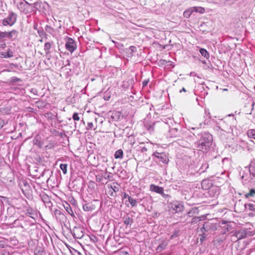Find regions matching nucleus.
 Instances as JSON below:
<instances>
[{
    "label": "nucleus",
    "instance_id": "obj_52",
    "mask_svg": "<svg viewBox=\"0 0 255 255\" xmlns=\"http://www.w3.org/2000/svg\"><path fill=\"white\" fill-rule=\"evenodd\" d=\"M147 150V149L146 147L144 146L143 147H142L141 149H140V151L142 153H144L145 152H146V151Z\"/></svg>",
    "mask_w": 255,
    "mask_h": 255
},
{
    "label": "nucleus",
    "instance_id": "obj_56",
    "mask_svg": "<svg viewBox=\"0 0 255 255\" xmlns=\"http://www.w3.org/2000/svg\"><path fill=\"white\" fill-rule=\"evenodd\" d=\"M128 196H129L126 193H124V197H123V199H126L127 198H128Z\"/></svg>",
    "mask_w": 255,
    "mask_h": 255
},
{
    "label": "nucleus",
    "instance_id": "obj_24",
    "mask_svg": "<svg viewBox=\"0 0 255 255\" xmlns=\"http://www.w3.org/2000/svg\"><path fill=\"white\" fill-rule=\"evenodd\" d=\"M199 52L201 54V55L206 59H209L210 57V55L209 52L207 51L206 49L203 48H200L199 49Z\"/></svg>",
    "mask_w": 255,
    "mask_h": 255
},
{
    "label": "nucleus",
    "instance_id": "obj_47",
    "mask_svg": "<svg viewBox=\"0 0 255 255\" xmlns=\"http://www.w3.org/2000/svg\"><path fill=\"white\" fill-rule=\"evenodd\" d=\"M160 195L165 199L170 197L169 195L165 194L164 193V190L162 191V193H161Z\"/></svg>",
    "mask_w": 255,
    "mask_h": 255
},
{
    "label": "nucleus",
    "instance_id": "obj_44",
    "mask_svg": "<svg viewBox=\"0 0 255 255\" xmlns=\"http://www.w3.org/2000/svg\"><path fill=\"white\" fill-rule=\"evenodd\" d=\"M5 32L0 31V40L5 39Z\"/></svg>",
    "mask_w": 255,
    "mask_h": 255
},
{
    "label": "nucleus",
    "instance_id": "obj_3",
    "mask_svg": "<svg viewBox=\"0 0 255 255\" xmlns=\"http://www.w3.org/2000/svg\"><path fill=\"white\" fill-rule=\"evenodd\" d=\"M218 224L212 221H206L203 224V227L200 229L201 232H212L217 230Z\"/></svg>",
    "mask_w": 255,
    "mask_h": 255
},
{
    "label": "nucleus",
    "instance_id": "obj_8",
    "mask_svg": "<svg viewBox=\"0 0 255 255\" xmlns=\"http://www.w3.org/2000/svg\"><path fill=\"white\" fill-rule=\"evenodd\" d=\"M170 207L177 213L181 212L184 209L183 203L178 201H175L171 203Z\"/></svg>",
    "mask_w": 255,
    "mask_h": 255
},
{
    "label": "nucleus",
    "instance_id": "obj_29",
    "mask_svg": "<svg viewBox=\"0 0 255 255\" xmlns=\"http://www.w3.org/2000/svg\"><path fill=\"white\" fill-rule=\"evenodd\" d=\"M111 173H108L107 170L105 172H103V179L109 180H113V176L110 175Z\"/></svg>",
    "mask_w": 255,
    "mask_h": 255
},
{
    "label": "nucleus",
    "instance_id": "obj_42",
    "mask_svg": "<svg viewBox=\"0 0 255 255\" xmlns=\"http://www.w3.org/2000/svg\"><path fill=\"white\" fill-rule=\"evenodd\" d=\"M200 241L201 243H203L204 241L206 240L207 236L205 234V232H202V234L200 235Z\"/></svg>",
    "mask_w": 255,
    "mask_h": 255
},
{
    "label": "nucleus",
    "instance_id": "obj_10",
    "mask_svg": "<svg viewBox=\"0 0 255 255\" xmlns=\"http://www.w3.org/2000/svg\"><path fill=\"white\" fill-rule=\"evenodd\" d=\"M245 209L246 212L251 211L248 214V216L254 217L255 216V204L247 203L245 205Z\"/></svg>",
    "mask_w": 255,
    "mask_h": 255
},
{
    "label": "nucleus",
    "instance_id": "obj_7",
    "mask_svg": "<svg viewBox=\"0 0 255 255\" xmlns=\"http://www.w3.org/2000/svg\"><path fill=\"white\" fill-rule=\"evenodd\" d=\"M242 179L244 184L250 183L251 184L255 185V174H250L249 177H248V175L243 174L242 176Z\"/></svg>",
    "mask_w": 255,
    "mask_h": 255
},
{
    "label": "nucleus",
    "instance_id": "obj_33",
    "mask_svg": "<svg viewBox=\"0 0 255 255\" xmlns=\"http://www.w3.org/2000/svg\"><path fill=\"white\" fill-rule=\"evenodd\" d=\"M192 10H193L194 11L198 12L200 13H203L205 11L204 8L202 7H192Z\"/></svg>",
    "mask_w": 255,
    "mask_h": 255
},
{
    "label": "nucleus",
    "instance_id": "obj_58",
    "mask_svg": "<svg viewBox=\"0 0 255 255\" xmlns=\"http://www.w3.org/2000/svg\"><path fill=\"white\" fill-rule=\"evenodd\" d=\"M182 92H186V90L184 88H182V89L181 90H180L179 92L181 93Z\"/></svg>",
    "mask_w": 255,
    "mask_h": 255
},
{
    "label": "nucleus",
    "instance_id": "obj_28",
    "mask_svg": "<svg viewBox=\"0 0 255 255\" xmlns=\"http://www.w3.org/2000/svg\"><path fill=\"white\" fill-rule=\"evenodd\" d=\"M64 208L69 215L74 216L73 211L68 203H66V205H64Z\"/></svg>",
    "mask_w": 255,
    "mask_h": 255
},
{
    "label": "nucleus",
    "instance_id": "obj_5",
    "mask_svg": "<svg viewBox=\"0 0 255 255\" xmlns=\"http://www.w3.org/2000/svg\"><path fill=\"white\" fill-rule=\"evenodd\" d=\"M71 233L75 239H81L84 236V229L80 227H74Z\"/></svg>",
    "mask_w": 255,
    "mask_h": 255
},
{
    "label": "nucleus",
    "instance_id": "obj_61",
    "mask_svg": "<svg viewBox=\"0 0 255 255\" xmlns=\"http://www.w3.org/2000/svg\"><path fill=\"white\" fill-rule=\"evenodd\" d=\"M23 185L24 186V187H25V186H28V185L27 183H26L25 182H24L23 183Z\"/></svg>",
    "mask_w": 255,
    "mask_h": 255
},
{
    "label": "nucleus",
    "instance_id": "obj_55",
    "mask_svg": "<svg viewBox=\"0 0 255 255\" xmlns=\"http://www.w3.org/2000/svg\"><path fill=\"white\" fill-rule=\"evenodd\" d=\"M227 117H232V120H233V122H235L236 121V119L234 118V115H231V114H229L228 115Z\"/></svg>",
    "mask_w": 255,
    "mask_h": 255
},
{
    "label": "nucleus",
    "instance_id": "obj_35",
    "mask_svg": "<svg viewBox=\"0 0 255 255\" xmlns=\"http://www.w3.org/2000/svg\"><path fill=\"white\" fill-rule=\"evenodd\" d=\"M96 180L98 182H101L103 181V171L96 175Z\"/></svg>",
    "mask_w": 255,
    "mask_h": 255
},
{
    "label": "nucleus",
    "instance_id": "obj_12",
    "mask_svg": "<svg viewBox=\"0 0 255 255\" xmlns=\"http://www.w3.org/2000/svg\"><path fill=\"white\" fill-rule=\"evenodd\" d=\"M169 132L170 137H180L181 136V131L178 128H170Z\"/></svg>",
    "mask_w": 255,
    "mask_h": 255
},
{
    "label": "nucleus",
    "instance_id": "obj_36",
    "mask_svg": "<svg viewBox=\"0 0 255 255\" xmlns=\"http://www.w3.org/2000/svg\"><path fill=\"white\" fill-rule=\"evenodd\" d=\"M180 235V231L179 230H175L173 233L170 236V239L172 240L174 238L178 237Z\"/></svg>",
    "mask_w": 255,
    "mask_h": 255
},
{
    "label": "nucleus",
    "instance_id": "obj_62",
    "mask_svg": "<svg viewBox=\"0 0 255 255\" xmlns=\"http://www.w3.org/2000/svg\"><path fill=\"white\" fill-rule=\"evenodd\" d=\"M104 99H105V100H109V99H110V97H106V98L105 97H104Z\"/></svg>",
    "mask_w": 255,
    "mask_h": 255
},
{
    "label": "nucleus",
    "instance_id": "obj_40",
    "mask_svg": "<svg viewBox=\"0 0 255 255\" xmlns=\"http://www.w3.org/2000/svg\"><path fill=\"white\" fill-rule=\"evenodd\" d=\"M45 31L50 33V34H52L53 31H54V30L51 27V26L50 25H46L45 27Z\"/></svg>",
    "mask_w": 255,
    "mask_h": 255
},
{
    "label": "nucleus",
    "instance_id": "obj_15",
    "mask_svg": "<svg viewBox=\"0 0 255 255\" xmlns=\"http://www.w3.org/2000/svg\"><path fill=\"white\" fill-rule=\"evenodd\" d=\"M41 198L46 207L50 208L52 206V203L50 201L49 197L46 193L42 194L41 195Z\"/></svg>",
    "mask_w": 255,
    "mask_h": 255
},
{
    "label": "nucleus",
    "instance_id": "obj_31",
    "mask_svg": "<svg viewBox=\"0 0 255 255\" xmlns=\"http://www.w3.org/2000/svg\"><path fill=\"white\" fill-rule=\"evenodd\" d=\"M51 45L50 42H46L44 44V50L45 51L46 54H48L50 53L49 50L51 48Z\"/></svg>",
    "mask_w": 255,
    "mask_h": 255
},
{
    "label": "nucleus",
    "instance_id": "obj_50",
    "mask_svg": "<svg viewBox=\"0 0 255 255\" xmlns=\"http://www.w3.org/2000/svg\"><path fill=\"white\" fill-rule=\"evenodd\" d=\"M0 113L2 114H7L6 110L5 108H0Z\"/></svg>",
    "mask_w": 255,
    "mask_h": 255
},
{
    "label": "nucleus",
    "instance_id": "obj_48",
    "mask_svg": "<svg viewBox=\"0 0 255 255\" xmlns=\"http://www.w3.org/2000/svg\"><path fill=\"white\" fill-rule=\"evenodd\" d=\"M4 125V121L3 120L0 119V129L2 128Z\"/></svg>",
    "mask_w": 255,
    "mask_h": 255
},
{
    "label": "nucleus",
    "instance_id": "obj_54",
    "mask_svg": "<svg viewBox=\"0 0 255 255\" xmlns=\"http://www.w3.org/2000/svg\"><path fill=\"white\" fill-rule=\"evenodd\" d=\"M129 48L132 52H134L136 50V47L133 46H130Z\"/></svg>",
    "mask_w": 255,
    "mask_h": 255
},
{
    "label": "nucleus",
    "instance_id": "obj_45",
    "mask_svg": "<svg viewBox=\"0 0 255 255\" xmlns=\"http://www.w3.org/2000/svg\"><path fill=\"white\" fill-rule=\"evenodd\" d=\"M94 127L93 123L89 122L87 124V129L88 130L92 129Z\"/></svg>",
    "mask_w": 255,
    "mask_h": 255
},
{
    "label": "nucleus",
    "instance_id": "obj_39",
    "mask_svg": "<svg viewBox=\"0 0 255 255\" xmlns=\"http://www.w3.org/2000/svg\"><path fill=\"white\" fill-rule=\"evenodd\" d=\"M208 167L209 164L205 162L204 163H203L200 168L201 172H204Z\"/></svg>",
    "mask_w": 255,
    "mask_h": 255
},
{
    "label": "nucleus",
    "instance_id": "obj_1",
    "mask_svg": "<svg viewBox=\"0 0 255 255\" xmlns=\"http://www.w3.org/2000/svg\"><path fill=\"white\" fill-rule=\"evenodd\" d=\"M199 140L197 142L198 150L206 152L211 147L213 141L212 135L208 132L198 133Z\"/></svg>",
    "mask_w": 255,
    "mask_h": 255
},
{
    "label": "nucleus",
    "instance_id": "obj_22",
    "mask_svg": "<svg viewBox=\"0 0 255 255\" xmlns=\"http://www.w3.org/2000/svg\"><path fill=\"white\" fill-rule=\"evenodd\" d=\"M206 217L205 216H201L200 217L195 216L193 217L191 221V223L192 224H196L199 223V222L205 220Z\"/></svg>",
    "mask_w": 255,
    "mask_h": 255
},
{
    "label": "nucleus",
    "instance_id": "obj_60",
    "mask_svg": "<svg viewBox=\"0 0 255 255\" xmlns=\"http://www.w3.org/2000/svg\"><path fill=\"white\" fill-rule=\"evenodd\" d=\"M34 141H35V143L34 144H37V142H38V139H36V138H35V140H34Z\"/></svg>",
    "mask_w": 255,
    "mask_h": 255
},
{
    "label": "nucleus",
    "instance_id": "obj_37",
    "mask_svg": "<svg viewBox=\"0 0 255 255\" xmlns=\"http://www.w3.org/2000/svg\"><path fill=\"white\" fill-rule=\"evenodd\" d=\"M117 253L118 254V255H130L128 251H126L123 249L120 250Z\"/></svg>",
    "mask_w": 255,
    "mask_h": 255
},
{
    "label": "nucleus",
    "instance_id": "obj_64",
    "mask_svg": "<svg viewBox=\"0 0 255 255\" xmlns=\"http://www.w3.org/2000/svg\"><path fill=\"white\" fill-rule=\"evenodd\" d=\"M202 63H204V64H205L206 63V61H203Z\"/></svg>",
    "mask_w": 255,
    "mask_h": 255
},
{
    "label": "nucleus",
    "instance_id": "obj_41",
    "mask_svg": "<svg viewBox=\"0 0 255 255\" xmlns=\"http://www.w3.org/2000/svg\"><path fill=\"white\" fill-rule=\"evenodd\" d=\"M234 3V1L233 0H225L224 1L223 5L227 6V5H231Z\"/></svg>",
    "mask_w": 255,
    "mask_h": 255
},
{
    "label": "nucleus",
    "instance_id": "obj_14",
    "mask_svg": "<svg viewBox=\"0 0 255 255\" xmlns=\"http://www.w3.org/2000/svg\"><path fill=\"white\" fill-rule=\"evenodd\" d=\"M213 186V183L212 180L207 178L204 179L201 182V186L203 190H209L211 187Z\"/></svg>",
    "mask_w": 255,
    "mask_h": 255
},
{
    "label": "nucleus",
    "instance_id": "obj_51",
    "mask_svg": "<svg viewBox=\"0 0 255 255\" xmlns=\"http://www.w3.org/2000/svg\"><path fill=\"white\" fill-rule=\"evenodd\" d=\"M160 215V213H158L157 212H154V214L153 215V218L158 217Z\"/></svg>",
    "mask_w": 255,
    "mask_h": 255
},
{
    "label": "nucleus",
    "instance_id": "obj_17",
    "mask_svg": "<svg viewBox=\"0 0 255 255\" xmlns=\"http://www.w3.org/2000/svg\"><path fill=\"white\" fill-rule=\"evenodd\" d=\"M13 56V52L12 50L8 48L6 52H0V57L4 58H9L12 57Z\"/></svg>",
    "mask_w": 255,
    "mask_h": 255
},
{
    "label": "nucleus",
    "instance_id": "obj_34",
    "mask_svg": "<svg viewBox=\"0 0 255 255\" xmlns=\"http://www.w3.org/2000/svg\"><path fill=\"white\" fill-rule=\"evenodd\" d=\"M60 168L62 170L64 174H66L67 172V164L62 163L60 165Z\"/></svg>",
    "mask_w": 255,
    "mask_h": 255
},
{
    "label": "nucleus",
    "instance_id": "obj_19",
    "mask_svg": "<svg viewBox=\"0 0 255 255\" xmlns=\"http://www.w3.org/2000/svg\"><path fill=\"white\" fill-rule=\"evenodd\" d=\"M4 32H5V38H7L8 39H12L13 36H15V37L17 36V31L16 30L13 29L9 32H7V31H4Z\"/></svg>",
    "mask_w": 255,
    "mask_h": 255
},
{
    "label": "nucleus",
    "instance_id": "obj_18",
    "mask_svg": "<svg viewBox=\"0 0 255 255\" xmlns=\"http://www.w3.org/2000/svg\"><path fill=\"white\" fill-rule=\"evenodd\" d=\"M150 190L151 191H153V192H154L155 193L160 194L161 193H162V191L163 190V188L161 187L158 186L157 185H155L154 184H151L150 185Z\"/></svg>",
    "mask_w": 255,
    "mask_h": 255
},
{
    "label": "nucleus",
    "instance_id": "obj_23",
    "mask_svg": "<svg viewBox=\"0 0 255 255\" xmlns=\"http://www.w3.org/2000/svg\"><path fill=\"white\" fill-rule=\"evenodd\" d=\"M199 210L198 207H194L191 209L187 213L189 217H193L194 215L198 214Z\"/></svg>",
    "mask_w": 255,
    "mask_h": 255
},
{
    "label": "nucleus",
    "instance_id": "obj_57",
    "mask_svg": "<svg viewBox=\"0 0 255 255\" xmlns=\"http://www.w3.org/2000/svg\"><path fill=\"white\" fill-rule=\"evenodd\" d=\"M31 210H32L31 209H30V210H27V212L26 214H27H27H29V215L32 214V212H31Z\"/></svg>",
    "mask_w": 255,
    "mask_h": 255
},
{
    "label": "nucleus",
    "instance_id": "obj_11",
    "mask_svg": "<svg viewBox=\"0 0 255 255\" xmlns=\"http://www.w3.org/2000/svg\"><path fill=\"white\" fill-rule=\"evenodd\" d=\"M208 190L209 195L213 197H217L220 193V189L219 186H213Z\"/></svg>",
    "mask_w": 255,
    "mask_h": 255
},
{
    "label": "nucleus",
    "instance_id": "obj_49",
    "mask_svg": "<svg viewBox=\"0 0 255 255\" xmlns=\"http://www.w3.org/2000/svg\"><path fill=\"white\" fill-rule=\"evenodd\" d=\"M148 82H149V80H144L142 82V86L143 87L146 86L148 84Z\"/></svg>",
    "mask_w": 255,
    "mask_h": 255
},
{
    "label": "nucleus",
    "instance_id": "obj_30",
    "mask_svg": "<svg viewBox=\"0 0 255 255\" xmlns=\"http://www.w3.org/2000/svg\"><path fill=\"white\" fill-rule=\"evenodd\" d=\"M194 12L193 10H192V7H191L190 8L186 10L183 13L184 16L186 18H189L191 14Z\"/></svg>",
    "mask_w": 255,
    "mask_h": 255
},
{
    "label": "nucleus",
    "instance_id": "obj_4",
    "mask_svg": "<svg viewBox=\"0 0 255 255\" xmlns=\"http://www.w3.org/2000/svg\"><path fill=\"white\" fill-rule=\"evenodd\" d=\"M216 124L217 125L215 128L217 130L221 129L227 133H231L233 132V128L231 126L227 125L226 122L222 119H219Z\"/></svg>",
    "mask_w": 255,
    "mask_h": 255
},
{
    "label": "nucleus",
    "instance_id": "obj_63",
    "mask_svg": "<svg viewBox=\"0 0 255 255\" xmlns=\"http://www.w3.org/2000/svg\"><path fill=\"white\" fill-rule=\"evenodd\" d=\"M110 195L112 196H115V195H114L113 192H112V193L110 194Z\"/></svg>",
    "mask_w": 255,
    "mask_h": 255
},
{
    "label": "nucleus",
    "instance_id": "obj_2",
    "mask_svg": "<svg viewBox=\"0 0 255 255\" xmlns=\"http://www.w3.org/2000/svg\"><path fill=\"white\" fill-rule=\"evenodd\" d=\"M17 14L13 12L10 11L6 17L2 20L1 23L3 26H12L16 21Z\"/></svg>",
    "mask_w": 255,
    "mask_h": 255
},
{
    "label": "nucleus",
    "instance_id": "obj_13",
    "mask_svg": "<svg viewBox=\"0 0 255 255\" xmlns=\"http://www.w3.org/2000/svg\"><path fill=\"white\" fill-rule=\"evenodd\" d=\"M16 6L17 8L21 11L25 13H27L28 12L27 6H26L24 1L22 0H19L16 2Z\"/></svg>",
    "mask_w": 255,
    "mask_h": 255
},
{
    "label": "nucleus",
    "instance_id": "obj_16",
    "mask_svg": "<svg viewBox=\"0 0 255 255\" xmlns=\"http://www.w3.org/2000/svg\"><path fill=\"white\" fill-rule=\"evenodd\" d=\"M168 244V242L167 241L164 240H162L161 243L158 246L156 250L157 253H160L162 252L163 250L166 249V247Z\"/></svg>",
    "mask_w": 255,
    "mask_h": 255
},
{
    "label": "nucleus",
    "instance_id": "obj_38",
    "mask_svg": "<svg viewBox=\"0 0 255 255\" xmlns=\"http://www.w3.org/2000/svg\"><path fill=\"white\" fill-rule=\"evenodd\" d=\"M37 32L39 35L41 37H45L46 35L45 32L42 28L38 29Z\"/></svg>",
    "mask_w": 255,
    "mask_h": 255
},
{
    "label": "nucleus",
    "instance_id": "obj_6",
    "mask_svg": "<svg viewBox=\"0 0 255 255\" xmlns=\"http://www.w3.org/2000/svg\"><path fill=\"white\" fill-rule=\"evenodd\" d=\"M65 47L67 50L71 53L73 52L77 47L76 42L71 37L68 38V40L65 44Z\"/></svg>",
    "mask_w": 255,
    "mask_h": 255
},
{
    "label": "nucleus",
    "instance_id": "obj_25",
    "mask_svg": "<svg viewBox=\"0 0 255 255\" xmlns=\"http://www.w3.org/2000/svg\"><path fill=\"white\" fill-rule=\"evenodd\" d=\"M248 166L250 174H255V162L251 161Z\"/></svg>",
    "mask_w": 255,
    "mask_h": 255
},
{
    "label": "nucleus",
    "instance_id": "obj_59",
    "mask_svg": "<svg viewBox=\"0 0 255 255\" xmlns=\"http://www.w3.org/2000/svg\"><path fill=\"white\" fill-rule=\"evenodd\" d=\"M33 7H34V8H37V5H38V3H37V2H34V3L33 4Z\"/></svg>",
    "mask_w": 255,
    "mask_h": 255
},
{
    "label": "nucleus",
    "instance_id": "obj_53",
    "mask_svg": "<svg viewBox=\"0 0 255 255\" xmlns=\"http://www.w3.org/2000/svg\"><path fill=\"white\" fill-rule=\"evenodd\" d=\"M6 44L5 42H2L0 44V48H4L6 47Z\"/></svg>",
    "mask_w": 255,
    "mask_h": 255
},
{
    "label": "nucleus",
    "instance_id": "obj_26",
    "mask_svg": "<svg viewBox=\"0 0 255 255\" xmlns=\"http://www.w3.org/2000/svg\"><path fill=\"white\" fill-rule=\"evenodd\" d=\"M115 158L116 159L120 158L122 159L123 157V151L122 149H120L117 150L114 154Z\"/></svg>",
    "mask_w": 255,
    "mask_h": 255
},
{
    "label": "nucleus",
    "instance_id": "obj_27",
    "mask_svg": "<svg viewBox=\"0 0 255 255\" xmlns=\"http://www.w3.org/2000/svg\"><path fill=\"white\" fill-rule=\"evenodd\" d=\"M255 196V189H251L250 192L245 194V197L247 199H250L251 197H254Z\"/></svg>",
    "mask_w": 255,
    "mask_h": 255
},
{
    "label": "nucleus",
    "instance_id": "obj_32",
    "mask_svg": "<svg viewBox=\"0 0 255 255\" xmlns=\"http://www.w3.org/2000/svg\"><path fill=\"white\" fill-rule=\"evenodd\" d=\"M128 201L130 203L132 207H135L137 205L136 200L133 199L131 196H128Z\"/></svg>",
    "mask_w": 255,
    "mask_h": 255
},
{
    "label": "nucleus",
    "instance_id": "obj_21",
    "mask_svg": "<svg viewBox=\"0 0 255 255\" xmlns=\"http://www.w3.org/2000/svg\"><path fill=\"white\" fill-rule=\"evenodd\" d=\"M123 221L124 224L127 226H131L133 222L132 218L128 215L124 216L123 218Z\"/></svg>",
    "mask_w": 255,
    "mask_h": 255
},
{
    "label": "nucleus",
    "instance_id": "obj_9",
    "mask_svg": "<svg viewBox=\"0 0 255 255\" xmlns=\"http://www.w3.org/2000/svg\"><path fill=\"white\" fill-rule=\"evenodd\" d=\"M153 155L158 159L159 162L163 164H167L169 161L168 157L164 153L155 152L153 153Z\"/></svg>",
    "mask_w": 255,
    "mask_h": 255
},
{
    "label": "nucleus",
    "instance_id": "obj_20",
    "mask_svg": "<svg viewBox=\"0 0 255 255\" xmlns=\"http://www.w3.org/2000/svg\"><path fill=\"white\" fill-rule=\"evenodd\" d=\"M83 209L85 211H92L95 209V206L90 203H88L83 205Z\"/></svg>",
    "mask_w": 255,
    "mask_h": 255
},
{
    "label": "nucleus",
    "instance_id": "obj_43",
    "mask_svg": "<svg viewBox=\"0 0 255 255\" xmlns=\"http://www.w3.org/2000/svg\"><path fill=\"white\" fill-rule=\"evenodd\" d=\"M72 118L74 121H78L80 120V118L77 113H74L73 114Z\"/></svg>",
    "mask_w": 255,
    "mask_h": 255
},
{
    "label": "nucleus",
    "instance_id": "obj_46",
    "mask_svg": "<svg viewBox=\"0 0 255 255\" xmlns=\"http://www.w3.org/2000/svg\"><path fill=\"white\" fill-rule=\"evenodd\" d=\"M110 188L112 189L113 192H117L119 191V187L116 186H113L111 185Z\"/></svg>",
    "mask_w": 255,
    "mask_h": 255
}]
</instances>
